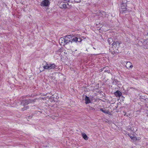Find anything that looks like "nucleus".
I'll return each instance as SVG.
<instances>
[{"instance_id":"obj_1","label":"nucleus","mask_w":148,"mask_h":148,"mask_svg":"<svg viewBox=\"0 0 148 148\" xmlns=\"http://www.w3.org/2000/svg\"><path fill=\"white\" fill-rule=\"evenodd\" d=\"M64 44L67 45L69 43H72L74 42L76 43H80L82 40L81 36L77 34L75 36L74 35H68L64 37Z\"/></svg>"},{"instance_id":"obj_2","label":"nucleus","mask_w":148,"mask_h":148,"mask_svg":"<svg viewBox=\"0 0 148 148\" xmlns=\"http://www.w3.org/2000/svg\"><path fill=\"white\" fill-rule=\"evenodd\" d=\"M43 66L44 69L42 71H44L45 70H56L58 69L57 66L54 63H47L44 61L42 64Z\"/></svg>"},{"instance_id":"obj_3","label":"nucleus","mask_w":148,"mask_h":148,"mask_svg":"<svg viewBox=\"0 0 148 148\" xmlns=\"http://www.w3.org/2000/svg\"><path fill=\"white\" fill-rule=\"evenodd\" d=\"M35 99H26L23 100L21 103V105L24 106V107L21 108V110L22 111H24L29 108V106L28 104L30 103L34 102L35 101Z\"/></svg>"},{"instance_id":"obj_4","label":"nucleus","mask_w":148,"mask_h":148,"mask_svg":"<svg viewBox=\"0 0 148 148\" xmlns=\"http://www.w3.org/2000/svg\"><path fill=\"white\" fill-rule=\"evenodd\" d=\"M50 3L49 0H44L42 1L40 5L42 7H47L50 5Z\"/></svg>"},{"instance_id":"obj_5","label":"nucleus","mask_w":148,"mask_h":148,"mask_svg":"<svg viewBox=\"0 0 148 148\" xmlns=\"http://www.w3.org/2000/svg\"><path fill=\"white\" fill-rule=\"evenodd\" d=\"M127 5L125 3H123L121 4V8L120 9V12L124 13L127 9Z\"/></svg>"},{"instance_id":"obj_6","label":"nucleus","mask_w":148,"mask_h":148,"mask_svg":"<svg viewBox=\"0 0 148 148\" xmlns=\"http://www.w3.org/2000/svg\"><path fill=\"white\" fill-rule=\"evenodd\" d=\"M121 43L120 41H117L115 42H114L112 43V45L113 46L115 47L117 49L120 46Z\"/></svg>"},{"instance_id":"obj_7","label":"nucleus","mask_w":148,"mask_h":148,"mask_svg":"<svg viewBox=\"0 0 148 148\" xmlns=\"http://www.w3.org/2000/svg\"><path fill=\"white\" fill-rule=\"evenodd\" d=\"M84 96H85V103L86 104H87L90 103H91V100H90L89 97L86 95H83V97Z\"/></svg>"},{"instance_id":"obj_8","label":"nucleus","mask_w":148,"mask_h":148,"mask_svg":"<svg viewBox=\"0 0 148 148\" xmlns=\"http://www.w3.org/2000/svg\"><path fill=\"white\" fill-rule=\"evenodd\" d=\"M59 7L61 8H67L66 4L64 2H61L59 5Z\"/></svg>"},{"instance_id":"obj_9","label":"nucleus","mask_w":148,"mask_h":148,"mask_svg":"<svg viewBox=\"0 0 148 148\" xmlns=\"http://www.w3.org/2000/svg\"><path fill=\"white\" fill-rule=\"evenodd\" d=\"M114 94L116 97H120L122 95V93L120 91L117 90L114 92Z\"/></svg>"},{"instance_id":"obj_10","label":"nucleus","mask_w":148,"mask_h":148,"mask_svg":"<svg viewBox=\"0 0 148 148\" xmlns=\"http://www.w3.org/2000/svg\"><path fill=\"white\" fill-rule=\"evenodd\" d=\"M127 68L128 69H132L133 67L132 63L130 62H128L126 63Z\"/></svg>"},{"instance_id":"obj_11","label":"nucleus","mask_w":148,"mask_h":148,"mask_svg":"<svg viewBox=\"0 0 148 148\" xmlns=\"http://www.w3.org/2000/svg\"><path fill=\"white\" fill-rule=\"evenodd\" d=\"M82 135L83 138L86 140H87L88 139V137L87 136L86 134L84 133H82Z\"/></svg>"},{"instance_id":"obj_12","label":"nucleus","mask_w":148,"mask_h":148,"mask_svg":"<svg viewBox=\"0 0 148 148\" xmlns=\"http://www.w3.org/2000/svg\"><path fill=\"white\" fill-rule=\"evenodd\" d=\"M108 42L109 45H112V42L113 41L112 38H109L108 40Z\"/></svg>"},{"instance_id":"obj_13","label":"nucleus","mask_w":148,"mask_h":148,"mask_svg":"<svg viewBox=\"0 0 148 148\" xmlns=\"http://www.w3.org/2000/svg\"><path fill=\"white\" fill-rule=\"evenodd\" d=\"M113 83L115 85H119V82L117 79H114L113 81Z\"/></svg>"},{"instance_id":"obj_14","label":"nucleus","mask_w":148,"mask_h":148,"mask_svg":"<svg viewBox=\"0 0 148 148\" xmlns=\"http://www.w3.org/2000/svg\"><path fill=\"white\" fill-rule=\"evenodd\" d=\"M64 37L63 38H60V40H61V42L62 43L63 42L64 44L65 45V44H64V41L63 40H64Z\"/></svg>"},{"instance_id":"obj_15","label":"nucleus","mask_w":148,"mask_h":148,"mask_svg":"<svg viewBox=\"0 0 148 148\" xmlns=\"http://www.w3.org/2000/svg\"><path fill=\"white\" fill-rule=\"evenodd\" d=\"M103 112L107 114H110V112H109L108 111H106V110H104Z\"/></svg>"},{"instance_id":"obj_16","label":"nucleus","mask_w":148,"mask_h":148,"mask_svg":"<svg viewBox=\"0 0 148 148\" xmlns=\"http://www.w3.org/2000/svg\"><path fill=\"white\" fill-rule=\"evenodd\" d=\"M75 2L77 3H80L82 1V0H74Z\"/></svg>"},{"instance_id":"obj_17","label":"nucleus","mask_w":148,"mask_h":148,"mask_svg":"<svg viewBox=\"0 0 148 148\" xmlns=\"http://www.w3.org/2000/svg\"><path fill=\"white\" fill-rule=\"evenodd\" d=\"M104 71L105 72H107V73H109V72H110V70H109L106 69L104 70Z\"/></svg>"},{"instance_id":"obj_18","label":"nucleus","mask_w":148,"mask_h":148,"mask_svg":"<svg viewBox=\"0 0 148 148\" xmlns=\"http://www.w3.org/2000/svg\"><path fill=\"white\" fill-rule=\"evenodd\" d=\"M148 43V42H146V44H145V45H144V46H145L146 47V48H147V47H148V45H147H147H148V44H147V43Z\"/></svg>"},{"instance_id":"obj_19","label":"nucleus","mask_w":148,"mask_h":148,"mask_svg":"<svg viewBox=\"0 0 148 148\" xmlns=\"http://www.w3.org/2000/svg\"><path fill=\"white\" fill-rule=\"evenodd\" d=\"M130 138H131L132 139H134V138H135V137L134 136H130Z\"/></svg>"},{"instance_id":"obj_20","label":"nucleus","mask_w":148,"mask_h":148,"mask_svg":"<svg viewBox=\"0 0 148 148\" xmlns=\"http://www.w3.org/2000/svg\"><path fill=\"white\" fill-rule=\"evenodd\" d=\"M100 110L103 112L104 110H103V108H100Z\"/></svg>"},{"instance_id":"obj_21","label":"nucleus","mask_w":148,"mask_h":148,"mask_svg":"<svg viewBox=\"0 0 148 148\" xmlns=\"http://www.w3.org/2000/svg\"><path fill=\"white\" fill-rule=\"evenodd\" d=\"M91 110H95V109L91 107Z\"/></svg>"},{"instance_id":"obj_22","label":"nucleus","mask_w":148,"mask_h":148,"mask_svg":"<svg viewBox=\"0 0 148 148\" xmlns=\"http://www.w3.org/2000/svg\"><path fill=\"white\" fill-rule=\"evenodd\" d=\"M64 1H68V2H69V1H70V0H64Z\"/></svg>"},{"instance_id":"obj_23","label":"nucleus","mask_w":148,"mask_h":148,"mask_svg":"<svg viewBox=\"0 0 148 148\" xmlns=\"http://www.w3.org/2000/svg\"><path fill=\"white\" fill-rule=\"evenodd\" d=\"M123 113H125V114H124V115L125 116L126 114V112H125V111H123Z\"/></svg>"},{"instance_id":"obj_24","label":"nucleus","mask_w":148,"mask_h":148,"mask_svg":"<svg viewBox=\"0 0 148 148\" xmlns=\"http://www.w3.org/2000/svg\"><path fill=\"white\" fill-rule=\"evenodd\" d=\"M106 67H105L103 68V69H106Z\"/></svg>"},{"instance_id":"obj_25","label":"nucleus","mask_w":148,"mask_h":148,"mask_svg":"<svg viewBox=\"0 0 148 148\" xmlns=\"http://www.w3.org/2000/svg\"><path fill=\"white\" fill-rule=\"evenodd\" d=\"M29 117L30 118H32V116H29Z\"/></svg>"},{"instance_id":"obj_26","label":"nucleus","mask_w":148,"mask_h":148,"mask_svg":"<svg viewBox=\"0 0 148 148\" xmlns=\"http://www.w3.org/2000/svg\"><path fill=\"white\" fill-rule=\"evenodd\" d=\"M114 53H115V52H114ZM112 53L113 54H114V53Z\"/></svg>"},{"instance_id":"obj_27","label":"nucleus","mask_w":148,"mask_h":148,"mask_svg":"<svg viewBox=\"0 0 148 148\" xmlns=\"http://www.w3.org/2000/svg\"><path fill=\"white\" fill-rule=\"evenodd\" d=\"M116 52L117 53H119V51H118V52L116 51Z\"/></svg>"},{"instance_id":"obj_28","label":"nucleus","mask_w":148,"mask_h":148,"mask_svg":"<svg viewBox=\"0 0 148 148\" xmlns=\"http://www.w3.org/2000/svg\"><path fill=\"white\" fill-rule=\"evenodd\" d=\"M93 48L95 49V48Z\"/></svg>"}]
</instances>
